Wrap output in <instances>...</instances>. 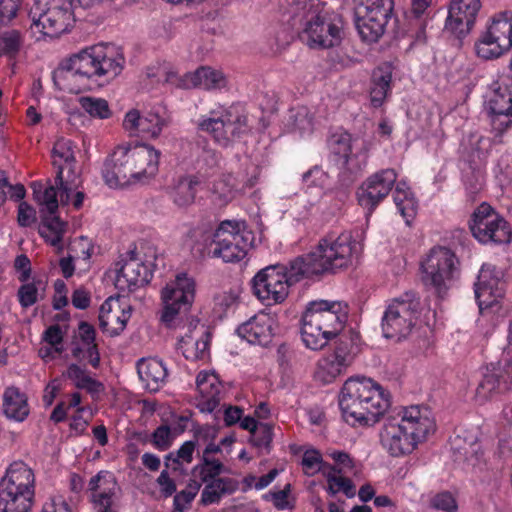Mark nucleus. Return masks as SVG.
<instances>
[{
	"instance_id": "45",
	"label": "nucleus",
	"mask_w": 512,
	"mask_h": 512,
	"mask_svg": "<svg viewBox=\"0 0 512 512\" xmlns=\"http://www.w3.org/2000/svg\"><path fill=\"white\" fill-rule=\"evenodd\" d=\"M23 45V37L18 30L5 31L0 35V56L15 57Z\"/></svg>"
},
{
	"instance_id": "21",
	"label": "nucleus",
	"mask_w": 512,
	"mask_h": 512,
	"mask_svg": "<svg viewBox=\"0 0 512 512\" xmlns=\"http://www.w3.org/2000/svg\"><path fill=\"white\" fill-rule=\"evenodd\" d=\"M131 257L124 263L117 262L115 287L119 291H135L149 283L152 278V272L142 261L134 257V251L130 252Z\"/></svg>"
},
{
	"instance_id": "26",
	"label": "nucleus",
	"mask_w": 512,
	"mask_h": 512,
	"mask_svg": "<svg viewBox=\"0 0 512 512\" xmlns=\"http://www.w3.org/2000/svg\"><path fill=\"white\" fill-rule=\"evenodd\" d=\"M394 66L391 62L379 64L372 72L369 88L370 105L374 108L381 107L391 92V81Z\"/></svg>"
},
{
	"instance_id": "55",
	"label": "nucleus",
	"mask_w": 512,
	"mask_h": 512,
	"mask_svg": "<svg viewBox=\"0 0 512 512\" xmlns=\"http://www.w3.org/2000/svg\"><path fill=\"white\" fill-rule=\"evenodd\" d=\"M200 128L204 131L210 132L216 141L227 143L228 138L226 135V124L222 119L210 118L204 120L201 122Z\"/></svg>"
},
{
	"instance_id": "52",
	"label": "nucleus",
	"mask_w": 512,
	"mask_h": 512,
	"mask_svg": "<svg viewBox=\"0 0 512 512\" xmlns=\"http://www.w3.org/2000/svg\"><path fill=\"white\" fill-rule=\"evenodd\" d=\"M352 377H349L344 382L339 396H338V405L341 411L342 419L344 422L348 423L349 418L352 417Z\"/></svg>"
},
{
	"instance_id": "10",
	"label": "nucleus",
	"mask_w": 512,
	"mask_h": 512,
	"mask_svg": "<svg viewBox=\"0 0 512 512\" xmlns=\"http://www.w3.org/2000/svg\"><path fill=\"white\" fill-rule=\"evenodd\" d=\"M484 108L499 133L512 125V76L501 74L487 87Z\"/></svg>"
},
{
	"instance_id": "27",
	"label": "nucleus",
	"mask_w": 512,
	"mask_h": 512,
	"mask_svg": "<svg viewBox=\"0 0 512 512\" xmlns=\"http://www.w3.org/2000/svg\"><path fill=\"white\" fill-rule=\"evenodd\" d=\"M391 14L354 12V24L362 41L374 43L385 31Z\"/></svg>"
},
{
	"instance_id": "29",
	"label": "nucleus",
	"mask_w": 512,
	"mask_h": 512,
	"mask_svg": "<svg viewBox=\"0 0 512 512\" xmlns=\"http://www.w3.org/2000/svg\"><path fill=\"white\" fill-rule=\"evenodd\" d=\"M200 179L196 175L186 174L174 180L169 195L178 207H188L195 202Z\"/></svg>"
},
{
	"instance_id": "1",
	"label": "nucleus",
	"mask_w": 512,
	"mask_h": 512,
	"mask_svg": "<svg viewBox=\"0 0 512 512\" xmlns=\"http://www.w3.org/2000/svg\"><path fill=\"white\" fill-rule=\"evenodd\" d=\"M352 232H345L335 240L321 239L314 251L296 257L289 268L271 265L261 269L252 279L256 297L266 305L280 304L289 294L293 283L335 272L350 261Z\"/></svg>"
},
{
	"instance_id": "13",
	"label": "nucleus",
	"mask_w": 512,
	"mask_h": 512,
	"mask_svg": "<svg viewBox=\"0 0 512 512\" xmlns=\"http://www.w3.org/2000/svg\"><path fill=\"white\" fill-rule=\"evenodd\" d=\"M456 255L446 247L430 250L421 263L422 280L432 287L438 295L444 294L452 285L456 272Z\"/></svg>"
},
{
	"instance_id": "60",
	"label": "nucleus",
	"mask_w": 512,
	"mask_h": 512,
	"mask_svg": "<svg viewBox=\"0 0 512 512\" xmlns=\"http://www.w3.org/2000/svg\"><path fill=\"white\" fill-rule=\"evenodd\" d=\"M53 157H59L65 163H71L75 161L74 152L72 150V145L69 140L64 138L58 139L52 150Z\"/></svg>"
},
{
	"instance_id": "53",
	"label": "nucleus",
	"mask_w": 512,
	"mask_h": 512,
	"mask_svg": "<svg viewBox=\"0 0 512 512\" xmlns=\"http://www.w3.org/2000/svg\"><path fill=\"white\" fill-rule=\"evenodd\" d=\"M163 125L164 121L159 115L149 113L143 117L138 132L155 138L161 133Z\"/></svg>"
},
{
	"instance_id": "31",
	"label": "nucleus",
	"mask_w": 512,
	"mask_h": 512,
	"mask_svg": "<svg viewBox=\"0 0 512 512\" xmlns=\"http://www.w3.org/2000/svg\"><path fill=\"white\" fill-rule=\"evenodd\" d=\"M137 372L145 388L150 392H157L167 378L166 367L155 358L139 360Z\"/></svg>"
},
{
	"instance_id": "14",
	"label": "nucleus",
	"mask_w": 512,
	"mask_h": 512,
	"mask_svg": "<svg viewBox=\"0 0 512 512\" xmlns=\"http://www.w3.org/2000/svg\"><path fill=\"white\" fill-rule=\"evenodd\" d=\"M195 297V283L186 274H180L162 290L163 311L161 321L167 326L181 313L189 311Z\"/></svg>"
},
{
	"instance_id": "32",
	"label": "nucleus",
	"mask_w": 512,
	"mask_h": 512,
	"mask_svg": "<svg viewBox=\"0 0 512 512\" xmlns=\"http://www.w3.org/2000/svg\"><path fill=\"white\" fill-rule=\"evenodd\" d=\"M216 243L215 231L206 226H197L187 233L186 244L192 254L197 258H212V251Z\"/></svg>"
},
{
	"instance_id": "2",
	"label": "nucleus",
	"mask_w": 512,
	"mask_h": 512,
	"mask_svg": "<svg viewBox=\"0 0 512 512\" xmlns=\"http://www.w3.org/2000/svg\"><path fill=\"white\" fill-rule=\"evenodd\" d=\"M123 64V55L113 46L95 45L62 61L53 73V81L60 90L78 94L99 85L102 78H115Z\"/></svg>"
},
{
	"instance_id": "41",
	"label": "nucleus",
	"mask_w": 512,
	"mask_h": 512,
	"mask_svg": "<svg viewBox=\"0 0 512 512\" xmlns=\"http://www.w3.org/2000/svg\"><path fill=\"white\" fill-rule=\"evenodd\" d=\"M209 333L203 331L201 337L197 338L193 333L182 337L179 342V348L186 359H203L207 354L209 345Z\"/></svg>"
},
{
	"instance_id": "61",
	"label": "nucleus",
	"mask_w": 512,
	"mask_h": 512,
	"mask_svg": "<svg viewBox=\"0 0 512 512\" xmlns=\"http://www.w3.org/2000/svg\"><path fill=\"white\" fill-rule=\"evenodd\" d=\"M43 340L54 347V352L61 353L62 349L58 348V345L63 341V332L58 324L51 325L45 330Z\"/></svg>"
},
{
	"instance_id": "17",
	"label": "nucleus",
	"mask_w": 512,
	"mask_h": 512,
	"mask_svg": "<svg viewBox=\"0 0 512 512\" xmlns=\"http://www.w3.org/2000/svg\"><path fill=\"white\" fill-rule=\"evenodd\" d=\"M303 315L322 327L324 332L337 336L349 318V306L341 302L326 300L311 301Z\"/></svg>"
},
{
	"instance_id": "33",
	"label": "nucleus",
	"mask_w": 512,
	"mask_h": 512,
	"mask_svg": "<svg viewBox=\"0 0 512 512\" xmlns=\"http://www.w3.org/2000/svg\"><path fill=\"white\" fill-rule=\"evenodd\" d=\"M28 399L14 386L8 387L3 395V411L7 418L22 422L29 415Z\"/></svg>"
},
{
	"instance_id": "39",
	"label": "nucleus",
	"mask_w": 512,
	"mask_h": 512,
	"mask_svg": "<svg viewBox=\"0 0 512 512\" xmlns=\"http://www.w3.org/2000/svg\"><path fill=\"white\" fill-rule=\"evenodd\" d=\"M317 472H321L326 477L328 489L332 494L343 491L347 497H352L351 481L342 476L341 468L322 461L317 467Z\"/></svg>"
},
{
	"instance_id": "44",
	"label": "nucleus",
	"mask_w": 512,
	"mask_h": 512,
	"mask_svg": "<svg viewBox=\"0 0 512 512\" xmlns=\"http://www.w3.org/2000/svg\"><path fill=\"white\" fill-rule=\"evenodd\" d=\"M351 142V135L347 132L338 136L333 135L330 140V147L334 156L336 157V161L343 167H346L349 163L352 147Z\"/></svg>"
},
{
	"instance_id": "51",
	"label": "nucleus",
	"mask_w": 512,
	"mask_h": 512,
	"mask_svg": "<svg viewBox=\"0 0 512 512\" xmlns=\"http://www.w3.org/2000/svg\"><path fill=\"white\" fill-rule=\"evenodd\" d=\"M477 431L471 435L468 439L465 438V445L455 447L458 452L465 457V459L472 465L475 466L480 461L483 455L482 446L478 440Z\"/></svg>"
},
{
	"instance_id": "23",
	"label": "nucleus",
	"mask_w": 512,
	"mask_h": 512,
	"mask_svg": "<svg viewBox=\"0 0 512 512\" xmlns=\"http://www.w3.org/2000/svg\"><path fill=\"white\" fill-rule=\"evenodd\" d=\"M197 407L201 412H213L223 397V384L213 372H200L196 379Z\"/></svg>"
},
{
	"instance_id": "40",
	"label": "nucleus",
	"mask_w": 512,
	"mask_h": 512,
	"mask_svg": "<svg viewBox=\"0 0 512 512\" xmlns=\"http://www.w3.org/2000/svg\"><path fill=\"white\" fill-rule=\"evenodd\" d=\"M34 497L0 487V512H29Z\"/></svg>"
},
{
	"instance_id": "5",
	"label": "nucleus",
	"mask_w": 512,
	"mask_h": 512,
	"mask_svg": "<svg viewBox=\"0 0 512 512\" xmlns=\"http://www.w3.org/2000/svg\"><path fill=\"white\" fill-rule=\"evenodd\" d=\"M475 297L482 319H503L509 312V303L505 299L503 273L494 265L484 263L474 285Z\"/></svg>"
},
{
	"instance_id": "11",
	"label": "nucleus",
	"mask_w": 512,
	"mask_h": 512,
	"mask_svg": "<svg viewBox=\"0 0 512 512\" xmlns=\"http://www.w3.org/2000/svg\"><path fill=\"white\" fill-rule=\"evenodd\" d=\"M397 180V174L393 169H383L370 176L357 191L358 204L364 210V222L357 232V242L360 244L365 239V231L369 218L379 203L390 193Z\"/></svg>"
},
{
	"instance_id": "64",
	"label": "nucleus",
	"mask_w": 512,
	"mask_h": 512,
	"mask_svg": "<svg viewBox=\"0 0 512 512\" xmlns=\"http://www.w3.org/2000/svg\"><path fill=\"white\" fill-rule=\"evenodd\" d=\"M322 462L321 455L315 450L306 451L302 458L303 469L306 474H314Z\"/></svg>"
},
{
	"instance_id": "16",
	"label": "nucleus",
	"mask_w": 512,
	"mask_h": 512,
	"mask_svg": "<svg viewBox=\"0 0 512 512\" xmlns=\"http://www.w3.org/2000/svg\"><path fill=\"white\" fill-rule=\"evenodd\" d=\"M490 148V139L478 132L463 136L460 142L459 153L461 158L474 165V179H468L467 176L464 178L466 190L470 195L478 193L484 185V176L480 165L485 160Z\"/></svg>"
},
{
	"instance_id": "25",
	"label": "nucleus",
	"mask_w": 512,
	"mask_h": 512,
	"mask_svg": "<svg viewBox=\"0 0 512 512\" xmlns=\"http://www.w3.org/2000/svg\"><path fill=\"white\" fill-rule=\"evenodd\" d=\"M0 487L34 497V473L24 462H14L8 468L6 476L0 481Z\"/></svg>"
},
{
	"instance_id": "37",
	"label": "nucleus",
	"mask_w": 512,
	"mask_h": 512,
	"mask_svg": "<svg viewBox=\"0 0 512 512\" xmlns=\"http://www.w3.org/2000/svg\"><path fill=\"white\" fill-rule=\"evenodd\" d=\"M393 198L398 212L406 224H410L416 215L418 202L405 181H399L396 184Z\"/></svg>"
},
{
	"instance_id": "24",
	"label": "nucleus",
	"mask_w": 512,
	"mask_h": 512,
	"mask_svg": "<svg viewBox=\"0 0 512 512\" xmlns=\"http://www.w3.org/2000/svg\"><path fill=\"white\" fill-rule=\"evenodd\" d=\"M129 317L119 304V296L109 297L100 307L99 327L110 336H116L125 329Z\"/></svg>"
},
{
	"instance_id": "19",
	"label": "nucleus",
	"mask_w": 512,
	"mask_h": 512,
	"mask_svg": "<svg viewBox=\"0 0 512 512\" xmlns=\"http://www.w3.org/2000/svg\"><path fill=\"white\" fill-rule=\"evenodd\" d=\"M342 30L320 14L312 13L302 32V38L313 49L334 47L341 42Z\"/></svg>"
},
{
	"instance_id": "30",
	"label": "nucleus",
	"mask_w": 512,
	"mask_h": 512,
	"mask_svg": "<svg viewBox=\"0 0 512 512\" xmlns=\"http://www.w3.org/2000/svg\"><path fill=\"white\" fill-rule=\"evenodd\" d=\"M237 333L251 344L266 346L272 339V330L266 316L252 317L241 324Z\"/></svg>"
},
{
	"instance_id": "49",
	"label": "nucleus",
	"mask_w": 512,
	"mask_h": 512,
	"mask_svg": "<svg viewBox=\"0 0 512 512\" xmlns=\"http://www.w3.org/2000/svg\"><path fill=\"white\" fill-rule=\"evenodd\" d=\"M222 469L223 464L219 460L205 456L202 463L194 467L193 473L200 478L201 482L209 483L222 472Z\"/></svg>"
},
{
	"instance_id": "9",
	"label": "nucleus",
	"mask_w": 512,
	"mask_h": 512,
	"mask_svg": "<svg viewBox=\"0 0 512 512\" xmlns=\"http://www.w3.org/2000/svg\"><path fill=\"white\" fill-rule=\"evenodd\" d=\"M215 237L212 258L222 259L226 263L244 259L252 243L250 232H246L244 223L238 221H222L215 230Z\"/></svg>"
},
{
	"instance_id": "56",
	"label": "nucleus",
	"mask_w": 512,
	"mask_h": 512,
	"mask_svg": "<svg viewBox=\"0 0 512 512\" xmlns=\"http://www.w3.org/2000/svg\"><path fill=\"white\" fill-rule=\"evenodd\" d=\"M17 296L20 305L23 308H28L38 301V288L36 282L25 283L18 289Z\"/></svg>"
},
{
	"instance_id": "15",
	"label": "nucleus",
	"mask_w": 512,
	"mask_h": 512,
	"mask_svg": "<svg viewBox=\"0 0 512 512\" xmlns=\"http://www.w3.org/2000/svg\"><path fill=\"white\" fill-rule=\"evenodd\" d=\"M417 307L418 302L410 298L389 303L382 317L383 336L399 341L409 335L415 325Z\"/></svg>"
},
{
	"instance_id": "50",
	"label": "nucleus",
	"mask_w": 512,
	"mask_h": 512,
	"mask_svg": "<svg viewBox=\"0 0 512 512\" xmlns=\"http://www.w3.org/2000/svg\"><path fill=\"white\" fill-rule=\"evenodd\" d=\"M429 506L441 512H457L458 501L456 495L450 491H441L430 498Z\"/></svg>"
},
{
	"instance_id": "22",
	"label": "nucleus",
	"mask_w": 512,
	"mask_h": 512,
	"mask_svg": "<svg viewBox=\"0 0 512 512\" xmlns=\"http://www.w3.org/2000/svg\"><path fill=\"white\" fill-rule=\"evenodd\" d=\"M481 8V0H452L445 22V29L463 34L469 32Z\"/></svg>"
},
{
	"instance_id": "34",
	"label": "nucleus",
	"mask_w": 512,
	"mask_h": 512,
	"mask_svg": "<svg viewBox=\"0 0 512 512\" xmlns=\"http://www.w3.org/2000/svg\"><path fill=\"white\" fill-rule=\"evenodd\" d=\"M301 338L304 345L312 350H320L325 347L328 342L335 338L331 332H324L322 327L309 320L302 314L301 317Z\"/></svg>"
},
{
	"instance_id": "35",
	"label": "nucleus",
	"mask_w": 512,
	"mask_h": 512,
	"mask_svg": "<svg viewBox=\"0 0 512 512\" xmlns=\"http://www.w3.org/2000/svg\"><path fill=\"white\" fill-rule=\"evenodd\" d=\"M66 231V223L63 222L56 214L47 212L41 213V225L39 234L47 243L54 247L62 249V239Z\"/></svg>"
},
{
	"instance_id": "38",
	"label": "nucleus",
	"mask_w": 512,
	"mask_h": 512,
	"mask_svg": "<svg viewBox=\"0 0 512 512\" xmlns=\"http://www.w3.org/2000/svg\"><path fill=\"white\" fill-rule=\"evenodd\" d=\"M47 186L45 187L41 182L36 181L31 184L33 191V197L38 204L43 206L40 209V213L56 214L59 208V202L57 199L59 187L51 184L50 180H47Z\"/></svg>"
},
{
	"instance_id": "57",
	"label": "nucleus",
	"mask_w": 512,
	"mask_h": 512,
	"mask_svg": "<svg viewBox=\"0 0 512 512\" xmlns=\"http://www.w3.org/2000/svg\"><path fill=\"white\" fill-rule=\"evenodd\" d=\"M291 125L293 130H298L303 133L306 130H312L313 121L307 108H299L294 114L291 115Z\"/></svg>"
},
{
	"instance_id": "42",
	"label": "nucleus",
	"mask_w": 512,
	"mask_h": 512,
	"mask_svg": "<svg viewBox=\"0 0 512 512\" xmlns=\"http://www.w3.org/2000/svg\"><path fill=\"white\" fill-rule=\"evenodd\" d=\"M237 489V483L231 478H217L204 487L201 502L205 505L216 503L222 495L231 494Z\"/></svg>"
},
{
	"instance_id": "62",
	"label": "nucleus",
	"mask_w": 512,
	"mask_h": 512,
	"mask_svg": "<svg viewBox=\"0 0 512 512\" xmlns=\"http://www.w3.org/2000/svg\"><path fill=\"white\" fill-rule=\"evenodd\" d=\"M171 430L168 425L159 426L152 434V442L153 444L161 449H167L171 444Z\"/></svg>"
},
{
	"instance_id": "12",
	"label": "nucleus",
	"mask_w": 512,
	"mask_h": 512,
	"mask_svg": "<svg viewBox=\"0 0 512 512\" xmlns=\"http://www.w3.org/2000/svg\"><path fill=\"white\" fill-rule=\"evenodd\" d=\"M469 226L473 237L481 244H507L511 240L508 222L486 202L475 209Z\"/></svg>"
},
{
	"instance_id": "3",
	"label": "nucleus",
	"mask_w": 512,
	"mask_h": 512,
	"mask_svg": "<svg viewBox=\"0 0 512 512\" xmlns=\"http://www.w3.org/2000/svg\"><path fill=\"white\" fill-rule=\"evenodd\" d=\"M436 431L432 411L424 405L402 406L387 416L379 430V443L391 457L412 454Z\"/></svg>"
},
{
	"instance_id": "58",
	"label": "nucleus",
	"mask_w": 512,
	"mask_h": 512,
	"mask_svg": "<svg viewBox=\"0 0 512 512\" xmlns=\"http://www.w3.org/2000/svg\"><path fill=\"white\" fill-rule=\"evenodd\" d=\"M20 0H0V27L8 25L17 15Z\"/></svg>"
},
{
	"instance_id": "20",
	"label": "nucleus",
	"mask_w": 512,
	"mask_h": 512,
	"mask_svg": "<svg viewBox=\"0 0 512 512\" xmlns=\"http://www.w3.org/2000/svg\"><path fill=\"white\" fill-rule=\"evenodd\" d=\"M32 23L31 33L40 39L42 36L57 37L68 29L71 19V11L61 6H50L44 12L30 13Z\"/></svg>"
},
{
	"instance_id": "63",
	"label": "nucleus",
	"mask_w": 512,
	"mask_h": 512,
	"mask_svg": "<svg viewBox=\"0 0 512 512\" xmlns=\"http://www.w3.org/2000/svg\"><path fill=\"white\" fill-rule=\"evenodd\" d=\"M36 220V211L26 202H21L18 207V224L22 227L30 226Z\"/></svg>"
},
{
	"instance_id": "8",
	"label": "nucleus",
	"mask_w": 512,
	"mask_h": 512,
	"mask_svg": "<svg viewBox=\"0 0 512 512\" xmlns=\"http://www.w3.org/2000/svg\"><path fill=\"white\" fill-rule=\"evenodd\" d=\"M508 344L504 348L497 364L486 367L483 379L476 390V400L485 403L496 399L512 386V321L507 336Z\"/></svg>"
},
{
	"instance_id": "6",
	"label": "nucleus",
	"mask_w": 512,
	"mask_h": 512,
	"mask_svg": "<svg viewBox=\"0 0 512 512\" xmlns=\"http://www.w3.org/2000/svg\"><path fill=\"white\" fill-rule=\"evenodd\" d=\"M512 48V11L494 13L488 20L486 29L474 43V51L482 60L501 57Z\"/></svg>"
},
{
	"instance_id": "4",
	"label": "nucleus",
	"mask_w": 512,
	"mask_h": 512,
	"mask_svg": "<svg viewBox=\"0 0 512 512\" xmlns=\"http://www.w3.org/2000/svg\"><path fill=\"white\" fill-rule=\"evenodd\" d=\"M159 155L148 145L118 147L104 163L106 184L118 187L145 182L158 172Z\"/></svg>"
},
{
	"instance_id": "18",
	"label": "nucleus",
	"mask_w": 512,
	"mask_h": 512,
	"mask_svg": "<svg viewBox=\"0 0 512 512\" xmlns=\"http://www.w3.org/2000/svg\"><path fill=\"white\" fill-rule=\"evenodd\" d=\"M88 490L95 512H119L117 499L120 487L112 472L99 471L89 480Z\"/></svg>"
},
{
	"instance_id": "48",
	"label": "nucleus",
	"mask_w": 512,
	"mask_h": 512,
	"mask_svg": "<svg viewBox=\"0 0 512 512\" xmlns=\"http://www.w3.org/2000/svg\"><path fill=\"white\" fill-rule=\"evenodd\" d=\"M195 447V441L184 442L176 452V455L174 453H169L165 457V467L171 468L172 470H178L181 465L180 460L190 463L193 458L192 455L195 450Z\"/></svg>"
},
{
	"instance_id": "54",
	"label": "nucleus",
	"mask_w": 512,
	"mask_h": 512,
	"mask_svg": "<svg viewBox=\"0 0 512 512\" xmlns=\"http://www.w3.org/2000/svg\"><path fill=\"white\" fill-rule=\"evenodd\" d=\"M272 439L273 426L268 423H259L257 432L251 435L250 442L258 448L264 447L269 450Z\"/></svg>"
},
{
	"instance_id": "43",
	"label": "nucleus",
	"mask_w": 512,
	"mask_h": 512,
	"mask_svg": "<svg viewBox=\"0 0 512 512\" xmlns=\"http://www.w3.org/2000/svg\"><path fill=\"white\" fill-rule=\"evenodd\" d=\"M69 379L75 381V385L80 389H86L91 393H98L103 386L100 382L93 379L85 373V371L76 364H71L66 372Z\"/></svg>"
},
{
	"instance_id": "46",
	"label": "nucleus",
	"mask_w": 512,
	"mask_h": 512,
	"mask_svg": "<svg viewBox=\"0 0 512 512\" xmlns=\"http://www.w3.org/2000/svg\"><path fill=\"white\" fill-rule=\"evenodd\" d=\"M393 0H354V12L392 14Z\"/></svg>"
},
{
	"instance_id": "7",
	"label": "nucleus",
	"mask_w": 512,
	"mask_h": 512,
	"mask_svg": "<svg viewBox=\"0 0 512 512\" xmlns=\"http://www.w3.org/2000/svg\"><path fill=\"white\" fill-rule=\"evenodd\" d=\"M354 421L361 426L375 425L390 406L389 395L373 380L354 376Z\"/></svg>"
},
{
	"instance_id": "36",
	"label": "nucleus",
	"mask_w": 512,
	"mask_h": 512,
	"mask_svg": "<svg viewBox=\"0 0 512 512\" xmlns=\"http://www.w3.org/2000/svg\"><path fill=\"white\" fill-rule=\"evenodd\" d=\"M350 346L348 343L339 342L334 353L324 358L319 363V368L325 370L331 378L341 375L350 366Z\"/></svg>"
},
{
	"instance_id": "47",
	"label": "nucleus",
	"mask_w": 512,
	"mask_h": 512,
	"mask_svg": "<svg viewBox=\"0 0 512 512\" xmlns=\"http://www.w3.org/2000/svg\"><path fill=\"white\" fill-rule=\"evenodd\" d=\"M81 108L92 117L100 119L109 118L111 111L108 102L102 98L81 97L79 99Z\"/></svg>"
},
{
	"instance_id": "59",
	"label": "nucleus",
	"mask_w": 512,
	"mask_h": 512,
	"mask_svg": "<svg viewBox=\"0 0 512 512\" xmlns=\"http://www.w3.org/2000/svg\"><path fill=\"white\" fill-rule=\"evenodd\" d=\"M493 172L500 185L507 184L512 175L511 158L502 156L495 164Z\"/></svg>"
},
{
	"instance_id": "28",
	"label": "nucleus",
	"mask_w": 512,
	"mask_h": 512,
	"mask_svg": "<svg viewBox=\"0 0 512 512\" xmlns=\"http://www.w3.org/2000/svg\"><path fill=\"white\" fill-rule=\"evenodd\" d=\"M226 84L223 72L208 66H201L192 73H186L181 80V86L185 89H222Z\"/></svg>"
}]
</instances>
